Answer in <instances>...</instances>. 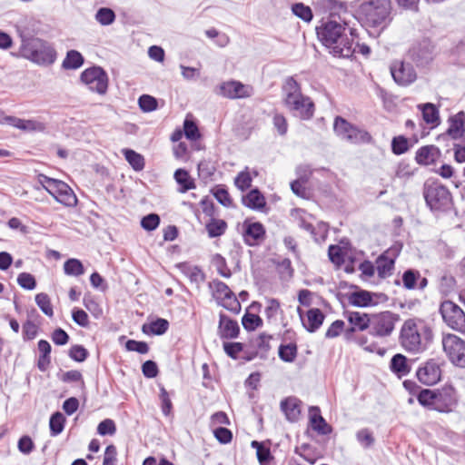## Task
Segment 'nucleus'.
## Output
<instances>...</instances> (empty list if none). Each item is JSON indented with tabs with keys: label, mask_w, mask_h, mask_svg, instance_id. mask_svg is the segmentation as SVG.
Returning <instances> with one entry per match:
<instances>
[{
	"label": "nucleus",
	"mask_w": 465,
	"mask_h": 465,
	"mask_svg": "<svg viewBox=\"0 0 465 465\" xmlns=\"http://www.w3.org/2000/svg\"><path fill=\"white\" fill-rule=\"evenodd\" d=\"M433 332L421 320L408 319L400 332L401 345L409 352L424 351L431 342Z\"/></svg>",
	"instance_id": "nucleus-1"
},
{
	"label": "nucleus",
	"mask_w": 465,
	"mask_h": 465,
	"mask_svg": "<svg viewBox=\"0 0 465 465\" xmlns=\"http://www.w3.org/2000/svg\"><path fill=\"white\" fill-rule=\"evenodd\" d=\"M345 27L334 20H329L317 27V35L330 54L339 58H351V45L343 36Z\"/></svg>",
	"instance_id": "nucleus-2"
},
{
	"label": "nucleus",
	"mask_w": 465,
	"mask_h": 465,
	"mask_svg": "<svg viewBox=\"0 0 465 465\" xmlns=\"http://www.w3.org/2000/svg\"><path fill=\"white\" fill-rule=\"evenodd\" d=\"M283 104L296 117L309 120L314 114V104L309 96L302 94L300 84L290 76L285 79L282 87Z\"/></svg>",
	"instance_id": "nucleus-3"
},
{
	"label": "nucleus",
	"mask_w": 465,
	"mask_h": 465,
	"mask_svg": "<svg viewBox=\"0 0 465 465\" xmlns=\"http://www.w3.org/2000/svg\"><path fill=\"white\" fill-rule=\"evenodd\" d=\"M358 13L367 26L379 31L386 29L393 19L391 0H365L360 5Z\"/></svg>",
	"instance_id": "nucleus-4"
},
{
	"label": "nucleus",
	"mask_w": 465,
	"mask_h": 465,
	"mask_svg": "<svg viewBox=\"0 0 465 465\" xmlns=\"http://www.w3.org/2000/svg\"><path fill=\"white\" fill-rule=\"evenodd\" d=\"M422 194L426 205L434 213H446L450 211L453 205L451 193L448 187L443 185L439 180H426L423 184Z\"/></svg>",
	"instance_id": "nucleus-5"
},
{
	"label": "nucleus",
	"mask_w": 465,
	"mask_h": 465,
	"mask_svg": "<svg viewBox=\"0 0 465 465\" xmlns=\"http://www.w3.org/2000/svg\"><path fill=\"white\" fill-rule=\"evenodd\" d=\"M42 186L60 203L67 207L77 204V197L72 188L64 182L40 173L37 176Z\"/></svg>",
	"instance_id": "nucleus-6"
},
{
	"label": "nucleus",
	"mask_w": 465,
	"mask_h": 465,
	"mask_svg": "<svg viewBox=\"0 0 465 465\" xmlns=\"http://www.w3.org/2000/svg\"><path fill=\"white\" fill-rule=\"evenodd\" d=\"M333 131L341 139L353 144L370 143L372 142V136L368 131L351 124L341 116L334 118Z\"/></svg>",
	"instance_id": "nucleus-7"
},
{
	"label": "nucleus",
	"mask_w": 465,
	"mask_h": 465,
	"mask_svg": "<svg viewBox=\"0 0 465 465\" xmlns=\"http://www.w3.org/2000/svg\"><path fill=\"white\" fill-rule=\"evenodd\" d=\"M400 321V315L390 311L371 314L369 333L374 337L385 338L390 336Z\"/></svg>",
	"instance_id": "nucleus-8"
},
{
	"label": "nucleus",
	"mask_w": 465,
	"mask_h": 465,
	"mask_svg": "<svg viewBox=\"0 0 465 465\" xmlns=\"http://www.w3.org/2000/svg\"><path fill=\"white\" fill-rule=\"evenodd\" d=\"M440 313L443 322L452 330L465 332V313L456 303L446 300L440 303Z\"/></svg>",
	"instance_id": "nucleus-9"
},
{
	"label": "nucleus",
	"mask_w": 465,
	"mask_h": 465,
	"mask_svg": "<svg viewBox=\"0 0 465 465\" xmlns=\"http://www.w3.org/2000/svg\"><path fill=\"white\" fill-rule=\"evenodd\" d=\"M443 350L456 366L465 368V341L455 334H447L442 339Z\"/></svg>",
	"instance_id": "nucleus-10"
},
{
	"label": "nucleus",
	"mask_w": 465,
	"mask_h": 465,
	"mask_svg": "<svg viewBox=\"0 0 465 465\" xmlns=\"http://www.w3.org/2000/svg\"><path fill=\"white\" fill-rule=\"evenodd\" d=\"M81 81L93 92L104 94L108 88V76L100 66H93L81 74Z\"/></svg>",
	"instance_id": "nucleus-11"
},
{
	"label": "nucleus",
	"mask_w": 465,
	"mask_h": 465,
	"mask_svg": "<svg viewBox=\"0 0 465 465\" xmlns=\"http://www.w3.org/2000/svg\"><path fill=\"white\" fill-rule=\"evenodd\" d=\"M390 70L394 82L399 85L407 86L417 79L411 60H394Z\"/></svg>",
	"instance_id": "nucleus-12"
},
{
	"label": "nucleus",
	"mask_w": 465,
	"mask_h": 465,
	"mask_svg": "<svg viewBox=\"0 0 465 465\" xmlns=\"http://www.w3.org/2000/svg\"><path fill=\"white\" fill-rule=\"evenodd\" d=\"M349 304L355 307L375 306L388 301V296L382 292H372L366 290H357L346 294Z\"/></svg>",
	"instance_id": "nucleus-13"
},
{
	"label": "nucleus",
	"mask_w": 465,
	"mask_h": 465,
	"mask_svg": "<svg viewBox=\"0 0 465 465\" xmlns=\"http://www.w3.org/2000/svg\"><path fill=\"white\" fill-rule=\"evenodd\" d=\"M441 368L439 360L429 359L416 371V377L425 386H432L441 379Z\"/></svg>",
	"instance_id": "nucleus-14"
},
{
	"label": "nucleus",
	"mask_w": 465,
	"mask_h": 465,
	"mask_svg": "<svg viewBox=\"0 0 465 465\" xmlns=\"http://www.w3.org/2000/svg\"><path fill=\"white\" fill-rule=\"evenodd\" d=\"M436 411L440 413H450L458 405V393L451 384H445L436 389Z\"/></svg>",
	"instance_id": "nucleus-15"
},
{
	"label": "nucleus",
	"mask_w": 465,
	"mask_h": 465,
	"mask_svg": "<svg viewBox=\"0 0 465 465\" xmlns=\"http://www.w3.org/2000/svg\"><path fill=\"white\" fill-rule=\"evenodd\" d=\"M215 93L228 99H242L252 94V87L232 80L220 84L216 87Z\"/></svg>",
	"instance_id": "nucleus-16"
},
{
	"label": "nucleus",
	"mask_w": 465,
	"mask_h": 465,
	"mask_svg": "<svg viewBox=\"0 0 465 465\" xmlns=\"http://www.w3.org/2000/svg\"><path fill=\"white\" fill-rule=\"evenodd\" d=\"M5 124L29 133H44L46 130V124L43 122L35 119H21L15 116H7Z\"/></svg>",
	"instance_id": "nucleus-17"
},
{
	"label": "nucleus",
	"mask_w": 465,
	"mask_h": 465,
	"mask_svg": "<svg viewBox=\"0 0 465 465\" xmlns=\"http://www.w3.org/2000/svg\"><path fill=\"white\" fill-rule=\"evenodd\" d=\"M298 313L303 327L309 332H315L322 325L325 319L324 313L318 308L310 309L306 313V318L303 317L301 308H298Z\"/></svg>",
	"instance_id": "nucleus-18"
},
{
	"label": "nucleus",
	"mask_w": 465,
	"mask_h": 465,
	"mask_svg": "<svg viewBox=\"0 0 465 465\" xmlns=\"http://www.w3.org/2000/svg\"><path fill=\"white\" fill-rule=\"evenodd\" d=\"M218 335L223 340L235 339L240 332V327L236 321L229 318L224 313L219 315Z\"/></svg>",
	"instance_id": "nucleus-19"
},
{
	"label": "nucleus",
	"mask_w": 465,
	"mask_h": 465,
	"mask_svg": "<svg viewBox=\"0 0 465 465\" xmlns=\"http://www.w3.org/2000/svg\"><path fill=\"white\" fill-rule=\"evenodd\" d=\"M243 238L249 246H254L263 241L265 237V229L261 223H244Z\"/></svg>",
	"instance_id": "nucleus-20"
},
{
	"label": "nucleus",
	"mask_w": 465,
	"mask_h": 465,
	"mask_svg": "<svg viewBox=\"0 0 465 465\" xmlns=\"http://www.w3.org/2000/svg\"><path fill=\"white\" fill-rule=\"evenodd\" d=\"M464 113L460 112L459 114L449 118V127L445 134L438 136V140L444 139L446 136H450L456 140L460 138L464 134Z\"/></svg>",
	"instance_id": "nucleus-21"
},
{
	"label": "nucleus",
	"mask_w": 465,
	"mask_h": 465,
	"mask_svg": "<svg viewBox=\"0 0 465 465\" xmlns=\"http://www.w3.org/2000/svg\"><path fill=\"white\" fill-rule=\"evenodd\" d=\"M309 412L310 422L313 430L317 431L320 435H328L332 431L331 426L322 416L319 407H311Z\"/></svg>",
	"instance_id": "nucleus-22"
},
{
	"label": "nucleus",
	"mask_w": 465,
	"mask_h": 465,
	"mask_svg": "<svg viewBox=\"0 0 465 465\" xmlns=\"http://www.w3.org/2000/svg\"><path fill=\"white\" fill-rule=\"evenodd\" d=\"M343 315L351 326L356 331H363L367 329L370 330L371 314L360 312L345 311Z\"/></svg>",
	"instance_id": "nucleus-23"
},
{
	"label": "nucleus",
	"mask_w": 465,
	"mask_h": 465,
	"mask_svg": "<svg viewBox=\"0 0 465 465\" xmlns=\"http://www.w3.org/2000/svg\"><path fill=\"white\" fill-rule=\"evenodd\" d=\"M440 156V151L437 146L425 145L418 149L415 160L420 165H430L434 163Z\"/></svg>",
	"instance_id": "nucleus-24"
},
{
	"label": "nucleus",
	"mask_w": 465,
	"mask_h": 465,
	"mask_svg": "<svg viewBox=\"0 0 465 465\" xmlns=\"http://www.w3.org/2000/svg\"><path fill=\"white\" fill-rule=\"evenodd\" d=\"M272 339V335L262 332L258 336L252 338L245 346L256 351L260 354L261 359H266L267 354L271 350L270 341Z\"/></svg>",
	"instance_id": "nucleus-25"
},
{
	"label": "nucleus",
	"mask_w": 465,
	"mask_h": 465,
	"mask_svg": "<svg viewBox=\"0 0 465 465\" xmlns=\"http://www.w3.org/2000/svg\"><path fill=\"white\" fill-rule=\"evenodd\" d=\"M390 250L381 254L376 260V270L380 278H385L391 274L397 254L390 256Z\"/></svg>",
	"instance_id": "nucleus-26"
},
{
	"label": "nucleus",
	"mask_w": 465,
	"mask_h": 465,
	"mask_svg": "<svg viewBox=\"0 0 465 465\" xmlns=\"http://www.w3.org/2000/svg\"><path fill=\"white\" fill-rule=\"evenodd\" d=\"M301 401L295 397H289L281 401V410L288 420H298L301 414Z\"/></svg>",
	"instance_id": "nucleus-27"
},
{
	"label": "nucleus",
	"mask_w": 465,
	"mask_h": 465,
	"mask_svg": "<svg viewBox=\"0 0 465 465\" xmlns=\"http://www.w3.org/2000/svg\"><path fill=\"white\" fill-rule=\"evenodd\" d=\"M390 369L398 378H401L411 372V367L405 355L397 353L391 359Z\"/></svg>",
	"instance_id": "nucleus-28"
},
{
	"label": "nucleus",
	"mask_w": 465,
	"mask_h": 465,
	"mask_svg": "<svg viewBox=\"0 0 465 465\" xmlns=\"http://www.w3.org/2000/svg\"><path fill=\"white\" fill-rule=\"evenodd\" d=\"M242 202L243 205L252 210H260L266 204L264 196L258 189H252L243 195Z\"/></svg>",
	"instance_id": "nucleus-29"
},
{
	"label": "nucleus",
	"mask_w": 465,
	"mask_h": 465,
	"mask_svg": "<svg viewBox=\"0 0 465 465\" xmlns=\"http://www.w3.org/2000/svg\"><path fill=\"white\" fill-rule=\"evenodd\" d=\"M433 45L431 42L424 38L419 42H416L409 50L410 56L411 58H426L432 51Z\"/></svg>",
	"instance_id": "nucleus-30"
},
{
	"label": "nucleus",
	"mask_w": 465,
	"mask_h": 465,
	"mask_svg": "<svg viewBox=\"0 0 465 465\" xmlns=\"http://www.w3.org/2000/svg\"><path fill=\"white\" fill-rule=\"evenodd\" d=\"M436 400H437V392L436 389H422L418 395V402L423 408L435 411H436Z\"/></svg>",
	"instance_id": "nucleus-31"
},
{
	"label": "nucleus",
	"mask_w": 465,
	"mask_h": 465,
	"mask_svg": "<svg viewBox=\"0 0 465 465\" xmlns=\"http://www.w3.org/2000/svg\"><path fill=\"white\" fill-rule=\"evenodd\" d=\"M174 179L176 183L181 186L179 189L180 193H186L187 191L195 188V183L193 179L184 169H177L174 173Z\"/></svg>",
	"instance_id": "nucleus-32"
},
{
	"label": "nucleus",
	"mask_w": 465,
	"mask_h": 465,
	"mask_svg": "<svg viewBox=\"0 0 465 465\" xmlns=\"http://www.w3.org/2000/svg\"><path fill=\"white\" fill-rule=\"evenodd\" d=\"M169 328V322L167 320L163 318H158L155 321H153L149 324H143L142 327V331L146 334H154V335H163L164 334Z\"/></svg>",
	"instance_id": "nucleus-33"
},
{
	"label": "nucleus",
	"mask_w": 465,
	"mask_h": 465,
	"mask_svg": "<svg viewBox=\"0 0 465 465\" xmlns=\"http://www.w3.org/2000/svg\"><path fill=\"white\" fill-rule=\"evenodd\" d=\"M419 108L422 113V118L427 124L438 125L440 124V115L438 108L430 103L420 104Z\"/></svg>",
	"instance_id": "nucleus-34"
},
{
	"label": "nucleus",
	"mask_w": 465,
	"mask_h": 465,
	"mask_svg": "<svg viewBox=\"0 0 465 465\" xmlns=\"http://www.w3.org/2000/svg\"><path fill=\"white\" fill-rule=\"evenodd\" d=\"M205 229L210 238L223 235L227 229V223L222 219L211 218L206 223Z\"/></svg>",
	"instance_id": "nucleus-35"
},
{
	"label": "nucleus",
	"mask_w": 465,
	"mask_h": 465,
	"mask_svg": "<svg viewBox=\"0 0 465 465\" xmlns=\"http://www.w3.org/2000/svg\"><path fill=\"white\" fill-rule=\"evenodd\" d=\"M209 285L210 288L213 289V298L217 301L218 303L219 302H222L226 297L233 293L229 286L222 281L214 280L210 282Z\"/></svg>",
	"instance_id": "nucleus-36"
},
{
	"label": "nucleus",
	"mask_w": 465,
	"mask_h": 465,
	"mask_svg": "<svg viewBox=\"0 0 465 465\" xmlns=\"http://www.w3.org/2000/svg\"><path fill=\"white\" fill-rule=\"evenodd\" d=\"M298 347L294 342L281 344L278 350L279 358L285 362H293L297 357Z\"/></svg>",
	"instance_id": "nucleus-37"
},
{
	"label": "nucleus",
	"mask_w": 465,
	"mask_h": 465,
	"mask_svg": "<svg viewBox=\"0 0 465 465\" xmlns=\"http://www.w3.org/2000/svg\"><path fill=\"white\" fill-rule=\"evenodd\" d=\"M251 446L256 450L257 459L261 465H267L273 459L270 448L266 447L263 442L252 440Z\"/></svg>",
	"instance_id": "nucleus-38"
},
{
	"label": "nucleus",
	"mask_w": 465,
	"mask_h": 465,
	"mask_svg": "<svg viewBox=\"0 0 465 465\" xmlns=\"http://www.w3.org/2000/svg\"><path fill=\"white\" fill-rule=\"evenodd\" d=\"M64 272L66 275L78 277L84 273L82 262L75 258H70L64 263Z\"/></svg>",
	"instance_id": "nucleus-39"
},
{
	"label": "nucleus",
	"mask_w": 465,
	"mask_h": 465,
	"mask_svg": "<svg viewBox=\"0 0 465 465\" xmlns=\"http://www.w3.org/2000/svg\"><path fill=\"white\" fill-rule=\"evenodd\" d=\"M123 153L134 170L142 171L144 168V158L142 154L132 149H124Z\"/></svg>",
	"instance_id": "nucleus-40"
},
{
	"label": "nucleus",
	"mask_w": 465,
	"mask_h": 465,
	"mask_svg": "<svg viewBox=\"0 0 465 465\" xmlns=\"http://www.w3.org/2000/svg\"><path fill=\"white\" fill-rule=\"evenodd\" d=\"M65 418L64 416L56 411L50 417L49 427H50V434L53 437L59 435L64 428Z\"/></svg>",
	"instance_id": "nucleus-41"
},
{
	"label": "nucleus",
	"mask_w": 465,
	"mask_h": 465,
	"mask_svg": "<svg viewBox=\"0 0 465 465\" xmlns=\"http://www.w3.org/2000/svg\"><path fill=\"white\" fill-rule=\"evenodd\" d=\"M420 279V272L414 269H408L402 274V284L407 290L417 288L418 280Z\"/></svg>",
	"instance_id": "nucleus-42"
},
{
	"label": "nucleus",
	"mask_w": 465,
	"mask_h": 465,
	"mask_svg": "<svg viewBox=\"0 0 465 465\" xmlns=\"http://www.w3.org/2000/svg\"><path fill=\"white\" fill-rule=\"evenodd\" d=\"M262 319L257 314L247 312L242 318V324L243 328L248 331H252L259 327H262Z\"/></svg>",
	"instance_id": "nucleus-43"
},
{
	"label": "nucleus",
	"mask_w": 465,
	"mask_h": 465,
	"mask_svg": "<svg viewBox=\"0 0 465 465\" xmlns=\"http://www.w3.org/2000/svg\"><path fill=\"white\" fill-rule=\"evenodd\" d=\"M95 19L102 25H109L114 22L115 14L111 8L101 7L95 14Z\"/></svg>",
	"instance_id": "nucleus-44"
},
{
	"label": "nucleus",
	"mask_w": 465,
	"mask_h": 465,
	"mask_svg": "<svg viewBox=\"0 0 465 465\" xmlns=\"http://www.w3.org/2000/svg\"><path fill=\"white\" fill-rule=\"evenodd\" d=\"M35 302L41 311L48 317L54 315L53 306L49 296L45 292H40L35 295Z\"/></svg>",
	"instance_id": "nucleus-45"
},
{
	"label": "nucleus",
	"mask_w": 465,
	"mask_h": 465,
	"mask_svg": "<svg viewBox=\"0 0 465 465\" xmlns=\"http://www.w3.org/2000/svg\"><path fill=\"white\" fill-rule=\"evenodd\" d=\"M409 140L403 136H395L391 140V151L396 155L405 153L409 150Z\"/></svg>",
	"instance_id": "nucleus-46"
},
{
	"label": "nucleus",
	"mask_w": 465,
	"mask_h": 465,
	"mask_svg": "<svg viewBox=\"0 0 465 465\" xmlns=\"http://www.w3.org/2000/svg\"><path fill=\"white\" fill-rule=\"evenodd\" d=\"M252 177L247 167L244 171L239 173L234 179L235 186L242 192L249 189L252 186Z\"/></svg>",
	"instance_id": "nucleus-47"
},
{
	"label": "nucleus",
	"mask_w": 465,
	"mask_h": 465,
	"mask_svg": "<svg viewBox=\"0 0 465 465\" xmlns=\"http://www.w3.org/2000/svg\"><path fill=\"white\" fill-rule=\"evenodd\" d=\"M213 263L221 276L224 278H230L232 276L231 270L227 266L226 260L223 256L219 253L214 254L213 257Z\"/></svg>",
	"instance_id": "nucleus-48"
},
{
	"label": "nucleus",
	"mask_w": 465,
	"mask_h": 465,
	"mask_svg": "<svg viewBox=\"0 0 465 465\" xmlns=\"http://www.w3.org/2000/svg\"><path fill=\"white\" fill-rule=\"evenodd\" d=\"M292 13L303 20L304 22H310L312 19V9L303 5L302 3H296L292 6Z\"/></svg>",
	"instance_id": "nucleus-49"
},
{
	"label": "nucleus",
	"mask_w": 465,
	"mask_h": 465,
	"mask_svg": "<svg viewBox=\"0 0 465 465\" xmlns=\"http://www.w3.org/2000/svg\"><path fill=\"white\" fill-rule=\"evenodd\" d=\"M69 357L77 362L84 361L89 356V351L83 345H73L68 352Z\"/></svg>",
	"instance_id": "nucleus-50"
},
{
	"label": "nucleus",
	"mask_w": 465,
	"mask_h": 465,
	"mask_svg": "<svg viewBox=\"0 0 465 465\" xmlns=\"http://www.w3.org/2000/svg\"><path fill=\"white\" fill-rule=\"evenodd\" d=\"M218 304L234 314H238L241 312V303L234 293H232L222 302H219Z\"/></svg>",
	"instance_id": "nucleus-51"
},
{
	"label": "nucleus",
	"mask_w": 465,
	"mask_h": 465,
	"mask_svg": "<svg viewBox=\"0 0 465 465\" xmlns=\"http://www.w3.org/2000/svg\"><path fill=\"white\" fill-rule=\"evenodd\" d=\"M159 398L161 401V409H162L163 414L164 416H169L173 411V403L170 399V395H169L168 391L165 390V388L163 386L160 387Z\"/></svg>",
	"instance_id": "nucleus-52"
},
{
	"label": "nucleus",
	"mask_w": 465,
	"mask_h": 465,
	"mask_svg": "<svg viewBox=\"0 0 465 465\" xmlns=\"http://www.w3.org/2000/svg\"><path fill=\"white\" fill-rule=\"evenodd\" d=\"M83 303L85 309L90 312L94 318L98 319L103 315L102 308L91 296H84Z\"/></svg>",
	"instance_id": "nucleus-53"
},
{
	"label": "nucleus",
	"mask_w": 465,
	"mask_h": 465,
	"mask_svg": "<svg viewBox=\"0 0 465 465\" xmlns=\"http://www.w3.org/2000/svg\"><path fill=\"white\" fill-rule=\"evenodd\" d=\"M138 104L143 112H152L157 108V100L149 95L143 94L138 99Z\"/></svg>",
	"instance_id": "nucleus-54"
},
{
	"label": "nucleus",
	"mask_w": 465,
	"mask_h": 465,
	"mask_svg": "<svg viewBox=\"0 0 465 465\" xmlns=\"http://www.w3.org/2000/svg\"><path fill=\"white\" fill-rule=\"evenodd\" d=\"M328 256L331 262L340 266L344 262V253L339 245H330L328 249Z\"/></svg>",
	"instance_id": "nucleus-55"
},
{
	"label": "nucleus",
	"mask_w": 465,
	"mask_h": 465,
	"mask_svg": "<svg viewBox=\"0 0 465 465\" xmlns=\"http://www.w3.org/2000/svg\"><path fill=\"white\" fill-rule=\"evenodd\" d=\"M213 195L222 205L225 207L232 206V200L225 188L217 186L213 190Z\"/></svg>",
	"instance_id": "nucleus-56"
},
{
	"label": "nucleus",
	"mask_w": 465,
	"mask_h": 465,
	"mask_svg": "<svg viewBox=\"0 0 465 465\" xmlns=\"http://www.w3.org/2000/svg\"><path fill=\"white\" fill-rule=\"evenodd\" d=\"M183 131L186 138L191 141H196L201 136L196 124L190 120L184 121Z\"/></svg>",
	"instance_id": "nucleus-57"
},
{
	"label": "nucleus",
	"mask_w": 465,
	"mask_h": 465,
	"mask_svg": "<svg viewBox=\"0 0 465 465\" xmlns=\"http://www.w3.org/2000/svg\"><path fill=\"white\" fill-rule=\"evenodd\" d=\"M357 440L364 447L370 448L373 445L375 439L369 429H361L356 434Z\"/></svg>",
	"instance_id": "nucleus-58"
},
{
	"label": "nucleus",
	"mask_w": 465,
	"mask_h": 465,
	"mask_svg": "<svg viewBox=\"0 0 465 465\" xmlns=\"http://www.w3.org/2000/svg\"><path fill=\"white\" fill-rule=\"evenodd\" d=\"M183 272L188 276L191 282L199 283L204 281V273L197 266L191 267L183 265Z\"/></svg>",
	"instance_id": "nucleus-59"
},
{
	"label": "nucleus",
	"mask_w": 465,
	"mask_h": 465,
	"mask_svg": "<svg viewBox=\"0 0 465 465\" xmlns=\"http://www.w3.org/2000/svg\"><path fill=\"white\" fill-rule=\"evenodd\" d=\"M17 283L25 290H34L36 287L35 277L28 272H21L17 277Z\"/></svg>",
	"instance_id": "nucleus-60"
},
{
	"label": "nucleus",
	"mask_w": 465,
	"mask_h": 465,
	"mask_svg": "<svg viewBox=\"0 0 465 465\" xmlns=\"http://www.w3.org/2000/svg\"><path fill=\"white\" fill-rule=\"evenodd\" d=\"M160 223V217L156 213H150L141 220V226L146 231L155 230Z\"/></svg>",
	"instance_id": "nucleus-61"
},
{
	"label": "nucleus",
	"mask_w": 465,
	"mask_h": 465,
	"mask_svg": "<svg viewBox=\"0 0 465 465\" xmlns=\"http://www.w3.org/2000/svg\"><path fill=\"white\" fill-rule=\"evenodd\" d=\"M244 347H246L245 344H243L242 342H224L223 343L224 351L226 352V354L229 357H231L234 360L238 358V354L241 351H243Z\"/></svg>",
	"instance_id": "nucleus-62"
},
{
	"label": "nucleus",
	"mask_w": 465,
	"mask_h": 465,
	"mask_svg": "<svg viewBox=\"0 0 465 465\" xmlns=\"http://www.w3.org/2000/svg\"><path fill=\"white\" fill-rule=\"evenodd\" d=\"M116 431V426L113 420L105 419L102 420L97 427V432L102 435H114Z\"/></svg>",
	"instance_id": "nucleus-63"
},
{
	"label": "nucleus",
	"mask_w": 465,
	"mask_h": 465,
	"mask_svg": "<svg viewBox=\"0 0 465 465\" xmlns=\"http://www.w3.org/2000/svg\"><path fill=\"white\" fill-rule=\"evenodd\" d=\"M345 323L341 320L334 321L325 332V338L333 339L338 337L344 330Z\"/></svg>",
	"instance_id": "nucleus-64"
}]
</instances>
